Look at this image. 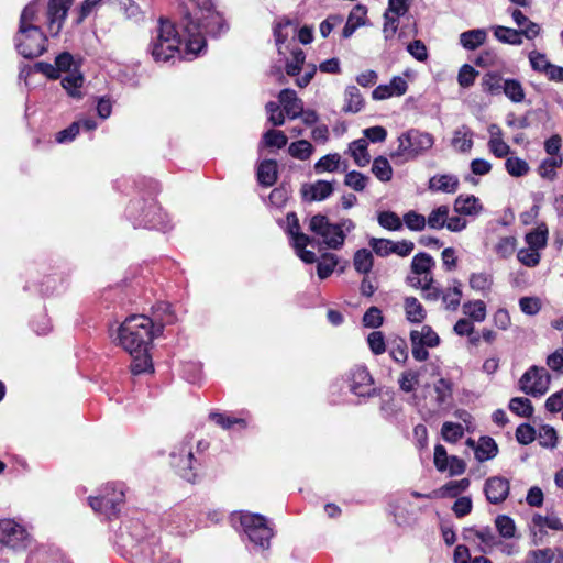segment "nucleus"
<instances>
[{
	"mask_svg": "<svg viewBox=\"0 0 563 563\" xmlns=\"http://www.w3.org/2000/svg\"><path fill=\"white\" fill-rule=\"evenodd\" d=\"M189 23V19H180L177 23L159 19L157 34L151 43V54L156 62H167L176 56L190 60L206 47L205 37L197 27L190 30Z\"/></svg>",
	"mask_w": 563,
	"mask_h": 563,
	"instance_id": "1",
	"label": "nucleus"
},
{
	"mask_svg": "<svg viewBox=\"0 0 563 563\" xmlns=\"http://www.w3.org/2000/svg\"><path fill=\"white\" fill-rule=\"evenodd\" d=\"M159 328L145 314L128 317L118 330L119 344L130 354L148 349Z\"/></svg>",
	"mask_w": 563,
	"mask_h": 563,
	"instance_id": "2",
	"label": "nucleus"
},
{
	"mask_svg": "<svg viewBox=\"0 0 563 563\" xmlns=\"http://www.w3.org/2000/svg\"><path fill=\"white\" fill-rule=\"evenodd\" d=\"M88 501L93 511L109 519L115 518L125 501V485L119 482L107 483L102 486L100 496L89 497Z\"/></svg>",
	"mask_w": 563,
	"mask_h": 563,
	"instance_id": "3",
	"label": "nucleus"
},
{
	"mask_svg": "<svg viewBox=\"0 0 563 563\" xmlns=\"http://www.w3.org/2000/svg\"><path fill=\"white\" fill-rule=\"evenodd\" d=\"M181 19H189V29L195 31V27H197L200 34L205 31L216 36L227 27L223 15L216 9L210 0H205L202 4H199L194 12V16L187 14ZM201 36L203 37V35Z\"/></svg>",
	"mask_w": 563,
	"mask_h": 563,
	"instance_id": "4",
	"label": "nucleus"
},
{
	"mask_svg": "<svg viewBox=\"0 0 563 563\" xmlns=\"http://www.w3.org/2000/svg\"><path fill=\"white\" fill-rule=\"evenodd\" d=\"M129 214L137 225L155 229L163 223L164 213L155 200V189L143 200H134L129 206Z\"/></svg>",
	"mask_w": 563,
	"mask_h": 563,
	"instance_id": "5",
	"label": "nucleus"
},
{
	"mask_svg": "<svg viewBox=\"0 0 563 563\" xmlns=\"http://www.w3.org/2000/svg\"><path fill=\"white\" fill-rule=\"evenodd\" d=\"M433 144L434 139L430 133L411 129L398 137V147L394 155L406 157L407 159L416 158L418 155L430 150Z\"/></svg>",
	"mask_w": 563,
	"mask_h": 563,
	"instance_id": "6",
	"label": "nucleus"
},
{
	"mask_svg": "<svg viewBox=\"0 0 563 563\" xmlns=\"http://www.w3.org/2000/svg\"><path fill=\"white\" fill-rule=\"evenodd\" d=\"M241 525L252 543L262 549L269 547L274 532L265 517L246 512L241 516Z\"/></svg>",
	"mask_w": 563,
	"mask_h": 563,
	"instance_id": "7",
	"label": "nucleus"
},
{
	"mask_svg": "<svg viewBox=\"0 0 563 563\" xmlns=\"http://www.w3.org/2000/svg\"><path fill=\"white\" fill-rule=\"evenodd\" d=\"M551 377L544 367L530 366L519 378L518 388L532 397L543 396L550 387Z\"/></svg>",
	"mask_w": 563,
	"mask_h": 563,
	"instance_id": "8",
	"label": "nucleus"
},
{
	"mask_svg": "<svg viewBox=\"0 0 563 563\" xmlns=\"http://www.w3.org/2000/svg\"><path fill=\"white\" fill-rule=\"evenodd\" d=\"M435 268L434 258L426 253L420 252L416 254L410 264V273L407 276V284L413 288L427 286L428 283H433V269Z\"/></svg>",
	"mask_w": 563,
	"mask_h": 563,
	"instance_id": "9",
	"label": "nucleus"
},
{
	"mask_svg": "<svg viewBox=\"0 0 563 563\" xmlns=\"http://www.w3.org/2000/svg\"><path fill=\"white\" fill-rule=\"evenodd\" d=\"M46 41V36L40 27L24 31L20 29L16 36V48L23 57L33 59L43 54Z\"/></svg>",
	"mask_w": 563,
	"mask_h": 563,
	"instance_id": "10",
	"label": "nucleus"
},
{
	"mask_svg": "<svg viewBox=\"0 0 563 563\" xmlns=\"http://www.w3.org/2000/svg\"><path fill=\"white\" fill-rule=\"evenodd\" d=\"M346 380L350 390L357 396H371L374 391V379L363 365L354 366L347 374Z\"/></svg>",
	"mask_w": 563,
	"mask_h": 563,
	"instance_id": "11",
	"label": "nucleus"
},
{
	"mask_svg": "<svg viewBox=\"0 0 563 563\" xmlns=\"http://www.w3.org/2000/svg\"><path fill=\"white\" fill-rule=\"evenodd\" d=\"M463 539L483 553L490 552L498 543L496 536L488 527L464 529Z\"/></svg>",
	"mask_w": 563,
	"mask_h": 563,
	"instance_id": "12",
	"label": "nucleus"
},
{
	"mask_svg": "<svg viewBox=\"0 0 563 563\" xmlns=\"http://www.w3.org/2000/svg\"><path fill=\"white\" fill-rule=\"evenodd\" d=\"M71 5V0H49L47 4V25L52 35H57L63 26L68 10Z\"/></svg>",
	"mask_w": 563,
	"mask_h": 563,
	"instance_id": "13",
	"label": "nucleus"
},
{
	"mask_svg": "<svg viewBox=\"0 0 563 563\" xmlns=\"http://www.w3.org/2000/svg\"><path fill=\"white\" fill-rule=\"evenodd\" d=\"M487 132L489 135L487 142L489 153L496 158H507L511 153V147L505 141L503 129L498 124L492 123L488 125Z\"/></svg>",
	"mask_w": 563,
	"mask_h": 563,
	"instance_id": "14",
	"label": "nucleus"
},
{
	"mask_svg": "<svg viewBox=\"0 0 563 563\" xmlns=\"http://www.w3.org/2000/svg\"><path fill=\"white\" fill-rule=\"evenodd\" d=\"M27 537L23 526L11 519L0 520V543L10 547L20 545Z\"/></svg>",
	"mask_w": 563,
	"mask_h": 563,
	"instance_id": "15",
	"label": "nucleus"
},
{
	"mask_svg": "<svg viewBox=\"0 0 563 563\" xmlns=\"http://www.w3.org/2000/svg\"><path fill=\"white\" fill-rule=\"evenodd\" d=\"M484 492L489 503L495 505L500 504L506 500L509 495V479L503 476H492L486 481Z\"/></svg>",
	"mask_w": 563,
	"mask_h": 563,
	"instance_id": "16",
	"label": "nucleus"
},
{
	"mask_svg": "<svg viewBox=\"0 0 563 563\" xmlns=\"http://www.w3.org/2000/svg\"><path fill=\"white\" fill-rule=\"evenodd\" d=\"M355 229V223L347 218L341 219L338 223H334V230H329L327 236H324L323 243L332 250H339L345 242L346 233L352 232Z\"/></svg>",
	"mask_w": 563,
	"mask_h": 563,
	"instance_id": "17",
	"label": "nucleus"
},
{
	"mask_svg": "<svg viewBox=\"0 0 563 563\" xmlns=\"http://www.w3.org/2000/svg\"><path fill=\"white\" fill-rule=\"evenodd\" d=\"M408 90V82L400 76L391 78L387 85H379L372 91V98L374 100H385L393 97H401Z\"/></svg>",
	"mask_w": 563,
	"mask_h": 563,
	"instance_id": "18",
	"label": "nucleus"
},
{
	"mask_svg": "<svg viewBox=\"0 0 563 563\" xmlns=\"http://www.w3.org/2000/svg\"><path fill=\"white\" fill-rule=\"evenodd\" d=\"M471 485L468 478L453 479L428 493L427 499L455 498L466 492Z\"/></svg>",
	"mask_w": 563,
	"mask_h": 563,
	"instance_id": "19",
	"label": "nucleus"
},
{
	"mask_svg": "<svg viewBox=\"0 0 563 563\" xmlns=\"http://www.w3.org/2000/svg\"><path fill=\"white\" fill-rule=\"evenodd\" d=\"M454 211L461 216L477 217L484 210L479 198L474 195L461 194L453 203Z\"/></svg>",
	"mask_w": 563,
	"mask_h": 563,
	"instance_id": "20",
	"label": "nucleus"
},
{
	"mask_svg": "<svg viewBox=\"0 0 563 563\" xmlns=\"http://www.w3.org/2000/svg\"><path fill=\"white\" fill-rule=\"evenodd\" d=\"M466 444L474 450L475 459L479 462L490 460L498 453V446L490 437H482L477 442L470 438Z\"/></svg>",
	"mask_w": 563,
	"mask_h": 563,
	"instance_id": "21",
	"label": "nucleus"
},
{
	"mask_svg": "<svg viewBox=\"0 0 563 563\" xmlns=\"http://www.w3.org/2000/svg\"><path fill=\"white\" fill-rule=\"evenodd\" d=\"M285 114L290 119L299 118L302 114L303 102L292 89H283L278 95Z\"/></svg>",
	"mask_w": 563,
	"mask_h": 563,
	"instance_id": "22",
	"label": "nucleus"
},
{
	"mask_svg": "<svg viewBox=\"0 0 563 563\" xmlns=\"http://www.w3.org/2000/svg\"><path fill=\"white\" fill-rule=\"evenodd\" d=\"M459 188V177L453 174H437L428 181V189L432 192L454 194Z\"/></svg>",
	"mask_w": 563,
	"mask_h": 563,
	"instance_id": "23",
	"label": "nucleus"
},
{
	"mask_svg": "<svg viewBox=\"0 0 563 563\" xmlns=\"http://www.w3.org/2000/svg\"><path fill=\"white\" fill-rule=\"evenodd\" d=\"M334 191L333 185L327 180H317L302 187L301 194L305 200L321 201L329 198Z\"/></svg>",
	"mask_w": 563,
	"mask_h": 563,
	"instance_id": "24",
	"label": "nucleus"
},
{
	"mask_svg": "<svg viewBox=\"0 0 563 563\" xmlns=\"http://www.w3.org/2000/svg\"><path fill=\"white\" fill-rule=\"evenodd\" d=\"M284 229L290 236L291 244H297L298 246H307L310 244L311 239L301 232V227L296 212H288L286 214Z\"/></svg>",
	"mask_w": 563,
	"mask_h": 563,
	"instance_id": "25",
	"label": "nucleus"
},
{
	"mask_svg": "<svg viewBox=\"0 0 563 563\" xmlns=\"http://www.w3.org/2000/svg\"><path fill=\"white\" fill-rule=\"evenodd\" d=\"M366 101L356 86H347L343 93L342 112L358 113L365 108Z\"/></svg>",
	"mask_w": 563,
	"mask_h": 563,
	"instance_id": "26",
	"label": "nucleus"
},
{
	"mask_svg": "<svg viewBox=\"0 0 563 563\" xmlns=\"http://www.w3.org/2000/svg\"><path fill=\"white\" fill-rule=\"evenodd\" d=\"M517 244L515 235H498L492 244V251L497 258L507 260L516 253Z\"/></svg>",
	"mask_w": 563,
	"mask_h": 563,
	"instance_id": "27",
	"label": "nucleus"
},
{
	"mask_svg": "<svg viewBox=\"0 0 563 563\" xmlns=\"http://www.w3.org/2000/svg\"><path fill=\"white\" fill-rule=\"evenodd\" d=\"M463 297L462 284L457 279H453L452 286L446 287L442 291V306L448 311H457Z\"/></svg>",
	"mask_w": 563,
	"mask_h": 563,
	"instance_id": "28",
	"label": "nucleus"
},
{
	"mask_svg": "<svg viewBox=\"0 0 563 563\" xmlns=\"http://www.w3.org/2000/svg\"><path fill=\"white\" fill-rule=\"evenodd\" d=\"M346 154H349L354 164L358 167H365L371 163L368 152V142L365 139H358L349 144Z\"/></svg>",
	"mask_w": 563,
	"mask_h": 563,
	"instance_id": "29",
	"label": "nucleus"
},
{
	"mask_svg": "<svg viewBox=\"0 0 563 563\" xmlns=\"http://www.w3.org/2000/svg\"><path fill=\"white\" fill-rule=\"evenodd\" d=\"M548 236V225L544 222H542L539 223L533 230L526 233L525 242L528 247L541 253L547 247Z\"/></svg>",
	"mask_w": 563,
	"mask_h": 563,
	"instance_id": "30",
	"label": "nucleus"
},
{
	"mask_svg": "<svg viewBox=\"0 0 563 563\" xmlns=\"http://www.w3.org/2000/svg\"><path fill=\"white\" fill-rule=\"evenodd\" d=\"M85 78L79 70L68 73L62 79V86L66 90L67 95L74 99L80 100L84 98L82 87Z\"/></svg>",
	"mask_w": 563,
	"mask_h": 563,
	"instance_id": "31",
	"label": "nucleus"
},
{
	"mask_svg": "<svg viewBox=\"0 0 563 563\" xmlns=\"http://www.w3.org/2000/svg\"><path fill=\"white\" fill-rule=\"evenodd\" d=\"M464 318L482 323L487 317V306L482 299L467 300L462 305Z\"/></svg>",
	"mask_w": 563,
	"mask_h": 563,
	"instance_id": "32",
	"label": "nucleus"
},
{
	"mask_svg": "<svg viewBox=\"0 0 563 563\" xmlns=\"http://www.w3.org/2000/svg\"><path fill=\"white\" fill-rule=\"evenodd\" d=\"M406 318L411 323H422L427 318V310L418 298L409 296L404 299Z\"/></svg>",
	"mask_w": 563,
	"mask_h": 563,
	"instance_id": "33",
	"label": "nucleus"
},
{
	"mask_svg": "<svg viewBox=\"0 0 563 563\" xmlns=\"http://www.w3.org/2000/svg\"><path fill=\"white\" fill-rule=\"evenodd\" d=\"M410 341L429 349L437 347L440 344L439 335L430 325H422L420 330H412L410 332Z\"/></svg>",
	"mask_w": 563,
	"mask_h": 563,
	"instance_id": "34",
	"label": "nucleus"
},
{
	"mask_svg": "<svg viewBox=\"0 0 563 563\" xmlns=\"http://www.w3.org/2000/svg\"><path fill=\"white\" fill-rule=\"evenodd\" d=\"M487 41V32L484 29H473L460 34V44L467 51H475Z\"/></svg>",
	"mask_w": 563,
	"mask_h": 563,
	"instance_id": "35",
	"label": "nucleus"
},
{
	"mask_svg": "<svg viewBox=\"0 0 563 563\" xmlns=\"http://www.w3.org/2000/svg\"><path fill=\"white\" fill-rule=\"evenodd\" d=\"M473 132L466 125L456 129L452 137V146L460 153H468L473 148Z\"/></svg>",
	"mask_w": 563,
	"mask_h": 563,
	"instance_id": "36",
	"label": "nucleus"
},
{
	"mask_svg": "<svg viewBox=\"0 0 563 563\" xmlns=\"http://www.w3.org/2000/svg\"><path fill=\"white\" fill-rule=\"evenodd\" d=\"M257 180L262 186L271 187L277 180V163L273 159L263 161L257 168Z\"/></svg>",
	"mask_w": 563,
	"mask_h": 563,
	"instance_id": "37",
	"label": "nucleus"
},
{
	"mask_svg": "<svg viewBox=\"0 0 563 563\" xmlns=\"http://www.w3.org/2000/svg\"><path fill=\"white\" fill-rule=\"evenodd\" d=\"M42 9L40 0H34L26 5L21 14L20 29L21 31L31 30L32 27H38L35 23L38 21V13Z\"/></svg>",
	"mask_w": 563,
	"mask_h": 563,
	"instance_id": "38",
	"label": "nucleus"
},
{
	"mask_svg": "<svg viewBox=\"0 0 563 563\" xmlns=\"http://www.w3.org/2000/svg\"><path fill=\"white\" fill-rule=\"evenodd\" d=\"M341 167L344 172L347 168L346 164L342 163L341 156L338 153L324 155L314 164L317 173H333L341 169Z\"/></svg>",
	"mask_w": 563,
	"mask_h": 563,
	"instance_id": "39",
	"label": "nucleus"
},
{
	"mask_svg": "<svg viewBox=\"0 0 563 563\" xmlns=\"http://www.w3.org/2000/svg\"><path fill=\"white\" fill-rule=\"evenodd\" d=\"M493 284V276L485 272L472 273L468 278L471 289L481 292L482 295L490 292Z\"/></svg>",
	"mask_w": 563,
	"mask_h": 563,
	"instance_id": "40",
	"label": "nucleus"
},
{
	"mask_svg": "<svg viewBox=\"0 0 563 563\" xmlns=\"http://www.w3.org/2000/svg\"><path fill=\"white\" fill-rule=\"evenodd\" d=\"M562 164V156L544 158L537 169L538 175L543 179L552 181L556 178V170L561 168Z\"/></svg>",
	"mask_w": 563,
	"mask_h": 563,
	"instance_id": "41",
	"label": "nucleus"
},
{
	"mask_svg": "<svg viewBox=\"0 0 563 563\" xmlns=\"http://www.w3.org/2000/svg\"><path fill=\"white\" fill-rule=\"evenodd\" d=\"M450 208L448 205H441L431 210L427 219V227L432 230H441L445 228L449 220Z\"/></svg>",
	"mask_w": 563,
	"mask_h": 563,
	"instance_id": "42",
	"label": "nucleus"
},
{
	"mask_svg": "<svg viewBox=\"0 0 563 563\" xmlns=\"http://www.w3.org/2000/svg\"><path fill=\"white\" fill-rule=\"evenodd\" d=\"M211 421L216 424L220 426L223 429H232L234 427H239L241 429L246 428L247 422L246 419L241 417H235L233 415L222 413V412H211L209 415Z\"/></svg>",
	"mask_w": 563,
	"mask_h": 563,
	"instance_id": "43",
	"label": "nucleus"
},
{
	"mask_svg": "<svg viewBox=\"0 0 563 563\" xmlns=\"http://www.w3.org/2000/svg\"><path fill=\"white\" fill-rule=\"evenodd\" d=\"M374 265V256L372 251L367 249L357 250L353 257V266L360 274L367 275Z\"/></svg>",
	"mask_w": 563,
	"mask_h": 563,
	"instance_id": "44",
	"label": "nucleus"
},
{
	"mask_svg": "<svg viewBox=\"0 0 563 563\" xmlns=\"http://www.w3.org/2000/svg\"><path fill=\"white\" fill-rule=\"evenodd\" d=\"M474 64L481 68H490L503 66L504 62L494 48L481 51L474 58Z\"/></svg>",
	"mask_w": 563,
	"mask_h": 563,
	"instance_id": "45",
	"label": "nucleus"
},
{
	"mask_svg": "<svg viewBox=\"0 0 563 563\" xmlns=\"http://www.w3.org/2000/svg\"><path fill=\"white\" fill-rule=\"evenodd\" d=\"M493 34L501 43L510 45L522 44L521 32L518 30L497 25L493 27Z\"/></svg>",
	"mask_w": 563,
	"mask_h": 563,
	"instance_id": "46",
	"label": "nucleus"
},
{
	"mask_svg": "<svg viewBox=\"0 0 563 563\" xmlns=\"http://www.w3.org/2000/svg\"><path fill=\"white\" fill-rule=\"evenodd\" d=\"M377 222L388 231H400L402 229V218L391 210L379 211L377 213Z\"/></svg>",
	"mask_w": 563,
	"mask_h": 563,
	"instance_id": "47",
	"label": "nucleus"
},
{
	"mask_svg": "<svg viewBox=\"0 0 563 563\" xmlns=\"http://www.w3.org/2000/svg\"><path fill=\"white\" fill-rule=\"evenodd\" d=\"M505 169L510 176L519 178L529 174L530 166L520 157L508 156L505 161Z\"/></svg>",
	"mask_w": 563,
	"mask_h": 563,
	"instance_id": "48",
	"label": "nucleus"
},
{
	"mask_svg": "<svg viewBox=\"0 0 563 563\" xmlns=\"http://www.w3.org/2000/svg\"><path fill=\"white\" fill-rule=\"evenodd\" d=\"M305 60L306 54L301 48L292 49L285 65L286 74L290 77L298 76L302 70Z\"/></svg>",
	"mask_w": 563,
	"mask_h": 563,
	"instance_id": "49",
	"label": "nucleus"
},
{
	"mask_svg": "<svg viewBox=\"0 0 563 563\" xmlns=\"http://www.w3.org/2000/svg\"><path fill=\"white\" fill-rule=\"evenodd\" d=\"M372 173L380 181H389L393 178V167L388 159L384 156L374 158L372 164Z\"/></svg>",
	"mask_w": 563,
	"mask_h": 563,
	"instance_id": "50",
	"label": "nucleus"
},
{
	"mask_svg": "<svg viewBox=\"0 0 563 563\" xmlns=\"http://www.w3.org/2000/svg\"><path fill=\"white\" fill-rule=\"evenodd\" d=\"M313 146L307 140H299L292 142L288 147V153L291 157L300 161H307L313 154Z\"/></svg>",
	"mask_w": 563,
	"mask_h": 563,
	"instance_id": "51",
	"label": "nucleus"
},
{
	"mask_svg": "<svg viewBox=\"0 0 563 563\" xmlns=\"http://www.w3.org/2000/svg\"><path fill=\"white\" fill-rule=\"evenodd\" d=\"M296 27L291 20L287 18H282L274 27V36L276 45L280 46L286 43L289 38L290 34L295 32Z\"/></svg>",
	"mask_w": 563,
	"mask_h": 563,
	"instance_id": "52",
	"label": "nucleus"
},
{
	"mask_svg": "<svg viewBox=\"0 0 563 563\" xmlns=\"http://www.w3.org/2000/svg\"><path fill=\"white\" fill-rule=\"evenodd\" d=\"M509 410L522 418H530L533 415V406L526 397H514L509 401Z\"/></svg>",
	"mask_w": 563,
	"mask_h": 563,
	"instance_id": "53",
	"label": "nucleus"
},
{
	"mask_svg": "<svg viewBox=\"0 0 563 563\" xmlns=\"http://www.w3.org/2000/svg\"><path fill=\"white\" fill-rule=\"evenodd\" d=\"M338 265V257L334 254L325 253L322 254L317 263V274L320 279L328 278L335 269Z\"/></svg>",
	"mask_w": 563,
	"mask_h": 563,
	"instance_id": "54",
	"label": "nucleus"
},
{
	"mask_svg": "<svg viewBox=\"0 0 563 563\" xmlns=\"http://www.w3.org/2000/svg\"><path fill=\"white\" fill-rule=\"evenodd\" d=\"M504 93L509 98L512 102L519 103L525 100L526 93L521 82L517 79H506L504 80L503 87Z\"/></svg>",
	"mask_w": 563,
	"mask_h": 563,
	"instance_id": "55",
	"label": "nucleus"
},
{
	"mask_svg": "<svg viewBox=\"0 0 563 563\" xmlns=\"http://www.w3.org/2000/svg\"><path fill=\"white\" fill-rule=\"evenodd\" d=\"M504 82L500 74L495 71L486 73L482 78V88L483 91L496 95L503 90Z\"/></svg>",
	"mask_w": 563,
	"mask_h": 563,
	"instance_id": "56",
	"label": "nucleus"
},
{
	"mask_svg": "<svg viewBox=\"0 0 563 563\" xmlns=\"http://www.w3.org/2000/svg\"><path fill=\"white\" fill-rule=\"evenodd\" d=\"M309 230L324 240L329 230H334V223H331L328 217L316 214L309 221Z\"/></svg>",
	"mask_w": 563,
	"mask_h": 563,
	"instance_id": "57",
	"label": "nucleus"
},
{
	"mask_svg": "<svg viewBox=\"0 0 563 563\" xmlns=\"http://www.w3.org/2000/svg\"><path fill=\"white\" fill-rule=\"evenodd\" d=\"M132 356L131 371L134 374H141L152 368L151 357L148 355V349H142L140 352H135Z\"/></svg>",
	"mask_w": 563,
	"mask_h": 563,
	"instance_id": "58",
	"label": "nucleus"
},
{
	"mask_svg": "<svg viewBox=\"0 0 563 563\" xmlns=\"http://www.w3.org/2000/svg\"><path fill=\"white\" fill-rule=\"evenodd\" d=\"M262 142L269 148H283L287 145L288 137L283 131L271 129L264 133Z\"/></svg>",
	"mask_w": 563,
	"mask_h": 563,
	"instance_id": "59",
	"label": "nucleus"
},
{
	"mask_svg": "<svg viewBox=\"0 0 563 563\" xmlns=\"http://www.w3.org/2000/svg\"><path fill=\"white\" fill-rule=\"evenodd\" d=\"M441 435L449 443H456L464 437V428L461 423L446 421L442 424Z\"/></svg>",
	"mask_w": 563,
	"mask_h": 563,
	"instance_id": "60",
	"label": "nucleus"
},
{
	"mask_svg": "<svg viewBox=\"0 0 563 563\" xmlns=\"http://www.w3.org/2000/svg\"><path fill=\"white\" fill-rule=\"evenodd\" d=\"M406 225L410 231H423L427 227V219L423 214L409 210L402 217V227Z\"/></svg>",
	"mask_w": 563,
	"mask_h": 563,
	"instance_id": "61",
	"label": "nucleus"
},
{
	"mask_svg": "<svg viewBox=\"0 0 563 563\" xmlns=\"http://www.w3.org/2000/svg\"><path fill=\"white\" fill-rule=\"evenodd\" d=\"M517 260L521 265L534 268L541 262V253L528 246L522 247L517 252Z\"/></svg>",
	"mask_w": 563,
	"mask_h": 563,
	"instance_id": "62",
	"label": "nucleus"
},
{
	"mask_svg": "<svg viewBox=\"0 0 563 563\" xmlns=\"http://www.w3.org/2000/svg\"><path fill=\"white\" fill-rule=\"evenodd\" d=\"M369 178L356 170L346 173L344 178V185L352 188L355 191H363L368 185Z\"/></svg>",
	"mask_w": 563,
	"mask_h": 563,
	"instance_id": "63",
	"label": "nucleus"
},
{
	"mask_svg": "<svg viewBox=\"0 0 563 563\" xmlns=\"http://www.w3.org/2000/svg\"><path fill=\"white\" fill-rule=\"evenodd\" d=\"M555 552L551 548L531 550L527 554L526 563H552Z\"/></svg>",
	"mask_w": 563,
	"mask_h": 563,
	"instance_id": "64",
	"label": "nucleus"
}]
</instances>
